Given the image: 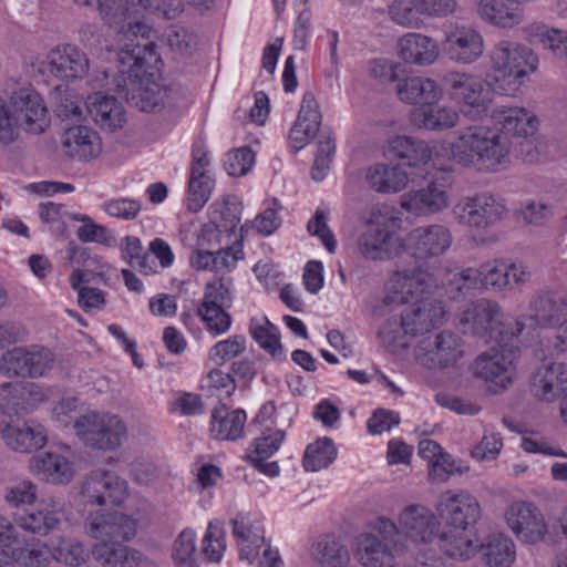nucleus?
Masks as SVG:
<instances>
[{
    "label": "nucleus",
    "instance_id": "1",
    "mask_svg": "<svg viewBox=\"0 0 567 567\" xmlns=\"http://www.w3.org/2000/svg\"><path fill=\"white\" fill-rule=\"evenodd\" d=\"M0 95V144L10 145L19 140L21 131L40 135L51 123L44 99L28 82L9 76Z\"/></svg>",
    "mask_w": 567,
    "mask_h": 567
},
{
    "label": "nucleus",
    "instance_id": "2",
    "mask_svg": "<svg viewBox=\"0 0 567 567\" xmlns=\"http://www.w3.org/2000/svg\"><path fill=\"white\" fill-rule=\"evenodd\" d=\"M158 55L150 43H122L117 53L118 69L127 99L140 110L155 111L163 104L166 90L162 89L154 64Z\"/></svg>",
    "mask_w": 567,
    "mask_h": 567
},
{
    "label": "nucleus",
    "instance_id": "3",
    "mask_svg": "<svg viewBox=\"0 0 567 567\" xmlns=\"http://www.w3.org/2000/svg\"><path fill=\"white\" fill-rule=\"evenodd\" d=\"M511 147L497 128L472 124L457 131L456 140L447 143V158L477 172H497L509 162Z\"/></svg>",
    "mask_w": 567,
    "mask_h": 567
},
{
    "label": "nucleus",
    "instance_id": "4",
    "mask_svg": "<svg viewBox=\"0 0 567 567\" xmlns=\"http://www.w3.org/2000/svg\"><path fill=\"white\" fill-rule=\"evenodd\" d=\"M183 10L182 0H101V18L118 29L120 44L140 43V38H146L148 28L138 19L142 11L174 19Z\"/></svg>",
    "mask_w": 567,
    "mask_h": 567
},
{
    "label": "nucleus",
    "instance_id": "5",
    "mask_svg": "<svg viewBox=\"0 0 567 567\" xmlns=\"http://www.w3.org/2000/svg\"><path fill=\"white\" fill-rule=\"evenodd\" d=\"M364 229L359 236L358 248L363 257L371 260H385L398 256L404 248L399 230L401 218L388 205L371 207L364 216Z\"/></svg>",
    "mask_w": 567,
    "mask_h": 567
},
{
    "label": "nucleus",
    "instance_id": "6",
    "mask_svg": "<svg viewBox=\"0 0 567 567\" xmlns=\"http://www.w3.org/2000/svg\"><path fill=\"white\" fill-rule=\"evenodd\" d=\"M73 431L84 446L100 452L120 449L128 432L120 415L96 410L80 414L73 423Z\"/></svg>",
    "mask_w": 567,
    "mask_h": 567
},
{
    "label": "nucleus",
    "instance_id": "7",
    "mask_svg": "<svg viewBox=\"0 0 567 567\" xmlns=\"http://www.w3.org/2000/svg\"><path fill=\"white\" fill-rule=\"evenodd\" d=\"M449 97L458 106V112L470 118L485 115L495 97L491 82L480 74L466 71H450L444 74Z\"/></svg>",
    "mask_w": 567,
    "mask_h": 567
},
{
    "label": "nucleus",
    "instance_id": "8",
    "mask_svg": "<svg viewBox=\"0 0 567 567\" xmlns=\"http://www.w3.org/2000/svg\"><path fill=\"white\" fill-rule=\"evenodd\" d=\"M148 520L145 506L130 512L100 508L87 513L84 519V532L91 538L116 539L124 544L133 540Z\"/></svg>",
    "mask_w": 567,
    "mask_h": 567
},
{
    "label": "nucleus",
    "instance_id": "9",
    "mask_svg": "<svg viewBox=\"0 0 567 567\" xmlns=\"http://www.w3.org/2000/svg\"><path fill=\"white\" fill-rule=\"evenodd\" d=\"M369 532L355 537L353 553L364 567H392L398 544L393 540L396 525L386 517H377L368 525Z\"/></svg>",
    "mask_w": 567,
    "mask_h": 567
},
{
    "label": "nucleus",
    "instance_id": "10",
    "mask_svg": "<svg viewBox=\"0 0 567 567\" xmlns=\"http://www.w3.org/2000/svg\"><path fill=\"white\" fill-rule=\"evenodd\" d=\"M529 315L518 317L511 329V338L520 336L526 329H561L567 321V295L560 290L542 289L528 303Z\"/></svg>",
    "mask_w": 567,
    "mask_h": 567
},
{
    "label": "nucleus",
    "instance_id": "11",
    "mask_svg": "<svg viewBox=\"0 0 567 567\" xmlns=\"http://www.w3.org/2000/svg\"><path fill=\"white\" fill-rule=\"evenodd\" d=\"M505 313L502 306L487 298L478 299L458 315L457 324L465 334H471L487 343L492 340L504 341L511 337V329L504 331Z\"/></svg>",
    "mask_w": 567,
    "mask_h": 567
},
{
    "label": "nucleus",
    "instance_id": "12",
    "mask_svg": "<svg viewBox=\"0 0 567 567\" xmlns=\"http://www.w3.org/2000/svg\"><path fill=\"white\" fill-rule=\"evenodd\" d=\"M131 495L128 482L114 471L95 468L78 485V497L85 506L122 507Z\"/></svg>",
    "mask_w": 567,
    "mask_h": 567
},
{
    "label": "nucleus",
    "instance_id": "13",
    "mask_svg": "<svg viewBox=\"0 0 567 567\" xmlns=\"http://www.w3.org/2000/svg\"><path fill=\"white\" fill-rule=\"evenodd\" d=\"M489 64L496 79L522 83L538 69L537 54L514 40H499L489 51Z\"/></svg>",
    "mask_w": 567,
    "mask_h": 567
},
{
    "label": "nucleus",
    "instance_id": "14",
    "mask_svg": "<svg viewBox=\"0 0 567 567\" xmlns=\"http://www.w3.org/2000/svg\"><path fill=\"white\" fill-rule=\"evenodd\" d=\"M502 517L508 530L523 545L535 546L548 537V520L532 501L515 499L508 503Z\"/></svg>",
    "mask_w": 567,
    "mask_h": 567
},
{
    "label": "nucleus",
    "instance_id": "15",
    "mask_svg": "<svg viewBox=\"0 0 567 567\" xmlns=\"http://www.w3.org/2000/svg\"><path fill=\"white\" fill-rule=\"evenodd\" d=\"M55 364V355L40 344L19 346L0 357V374L7 378L40 379L47 377Z\"/></svg>",
    "mask_w": 567,
    "mask_h": 567
},
{
    "label": "nucleus",
    "instance_id": "16",
    "mask_svg": "<svg viewBox=\"0 0 567 567\" xmlns=\"http://www.w3.org/2000/svg\"><path fill=\"white\" fill-rule=\"evenodd\" d=\"M32 66L40 74H48L64 82H74L89 74L90 59L78 45L59 43L48 51L43 61Z\"/></svg>",
    "mask_w": 567,
    "mask_h": 567
},
{
    "label": "nucleus",
    "instance_id": "17",
    "mask_svg": "<svg viewBox=\"0 0 567 567\" xmlns=\"http://www.w3.org/2000/svg\"><path fill=\"white\" fill-rule=\"evenodd\" d=\"M518 351L501 346L481 353L472 364L474 375L486 383L494 392L507 389L516 375Z\"/></svg>",
    "mask_w": 567,
    "mask_h": 567
},
{
    "label": "nucleus",
    "instance_id": "18",
    "mask_svg": "<svg viewBox=\"0 0 567 567\" xmlns=\"http://www.w3.org/2000/svg\"><path fill=\"white\" fill-rule=\"evenodd\" d=\"M437 279L420 267H405L395 270L384 285L385 305L416 302L426 298Z\"/></svg>",
    "mask_w": 567,
    "mask_h": 567
},
{
    "label": "nucleus",
    "instance_id": "19",
    "mask_svg": "<svg viewBox=\"0 0 567 567\" xmlns=\"http://www.w3.org/2000/svg\"><path fill=\"white\" fill-rule=\"evenodd\" d=\"M452 183L446 177H436L424 185L405 192L400 197V207L415 217L437 215L451 206Z\"/></svg>",
    "mask_w": 567,
    "mask_h": 567
},
{
    "label": "nucleus",
    "instance_id": "20",
    "mask_svg": "<svg viewBox=\"0 0 567 567\" xmlns=\"http://www.w3.org/2000/svg\"><path fill=\"white\" fill-rule=\"evenodd\" d=\"M435 511L443 522V529H467L481 518L478 499L464 489L443 492L436 502Z\"/></svg>",
    "mask_w": 567,
    "mask_h": 567
},
{
    "label": "nucleus",
    "instance_id": "21",
    "mask_svg": "<svg viewBox=\"0 0 567 567\" xmlns=\"http://www.w3.org/2000/svg\"><path fill=\"white\" fill-rule=\"evenodd\" d=\"M452 212L461 225L481 229L498 223L505 215L506 207L502 199L482 193L460 199Z\"/></svg>",
    "mask_w": 567,
    "mask_h": 567
},
{
    "label": "nucleus",
    "instance_id": "22",
    "mask_svg": "<svg viewBox=\"0 0 567 567\" xmlns=\"http://www.w3.org/2000/svg\"><path fill=\"white\" fill-rule=\"evenodd\" d=\"M28 468L40 481L58 486L70 484L78 472L71 450L65 445L30 457Z\"/></svg>",
    "mask_w": 567,
    "mask_h": 567
},
{
    "label": "nucleus",
    "instance_id": "23",
    "mask_svg": "<svg viewBox=\"0 0 567 567\" xmlns=\"http://www.w3.org/2000/svg\"><path fill=\"white\" fill-rule=\"evenodd\" d=\"M442 45L449 60L463 65L477 62L485 51L483 34L466 24H454L446 29Z\"/></svg>",
    "mask_w": 567,
    "mask_h": 567
},
{
    "label": "nucleus",
    "instance_id": "24",
    "mask_svg": "<svg viewBox=\"0 0 567 567\" xmlns=\"http://www.w3.org/2000/svg\"><path fill=\"white\" fill-rule=\"evenodd\" d=\"M482 290L504 292L514 285L526 284L530 278L528 267L506 258H492L477 267Z\"/></svg>",
    "mask_w": 567,
    "mask_h": 567
},
{
    "label": "nucleus",
    "instance_id": "25",
    "mask_svg": "<svg viewBox=\"0 0 567 567\" xmlns=\"http://www.w3.org/2000/svg\"><path fill=\"white\" fill-rule=\"evenodd\" d=\"M464 354L463 346L452 332H441L433 339L421 340L414 349L415 360L426 368H445L454 364Z\"/></svg>",
    "mask_w": 567,
    "mask_h": 567
},
{
    "label": "nucleus",
    "instance_id": "26",
    "mask_svg": "<svg viewBox=\"0 0 567 567\" xmlns=\"http://www.w3.org/2000/svg\"><path fill=\"white\" fill-rule=\"evenodd\" d=\"M395 525V535H402L414 544H429L441 534L437 516L422 505H409L403 508Z\"/></svg>",
    "mask_w": 567,
    "mask_h": 567
},
{
    "label": "nucleus",
    "instance_id": "27",
    "mask_svg": "<svg viewBox=\"0 0 567 567\" xmlns=\"http://www.w3.org/2000/svg\"><path fill=\"white\" fill-rule=\"evenodd\" d=\"M453 236L442 224L413 228L404 238V248L420 258L439 257L451 247Z\"/></svg>",
    "mask_w": 567,
    "mask_h": 567
},
{
    "label": "nucleus",
    "instance_id": "28",
    "mask_svg": "<svg viewBox=\"0 0 567 567\" xmlns=\"http://www.w3.org/2000/svg\"><path fill=\"white\" fill-rule=\"evenodd\" d=\"M491 118L499 133L515 138L527 140L540 126L539 116L532 109L520 105H501L491 113Z\"/></svg>",
    "mask_w": 567,
    "mask_h": 567
},
{
    "label": "nucleus",
    "instance_id": "29",
    "mask_svg": "<svg viewBox=\"0 0 567 567\" xmlns=\"http://www.w3.org/2000/svg\"><path fill=\"white\" fill-rule=\"evenodd\" d=\"M530 392L542 402L554 403L567 393V363L550 361L540 364L532 374Z\"/></svg>",
    "mask_w": 567,
    "mask_h": 567
},
{
    "label": "nucleus",
    "instance_id": "30",
    "mask_svg": "<svg viewBox=\"0 0 567 567\" xmlns=\"http://www.w3.org/2000/svg\"><path fill=\"white\" fill-rule=\"evenodd\" d=\"M0 437L9 450L23 454L43 449L49 441L47 427L33 419L7 423L0 429Z\"/></svg>",
    "mask_w": 567,
    "mask_h": 567
},
{
    "label": "nucleus",
    "instance_id": "31",
    "mask_svg": "<svg viewBox=\"0 0 567 567\" xmlns=\"http://www.w3.org/2000/svg\"><path fill=\"white\" fill-rule=\"evenodd\" d=\"M62 511L60 501L51 496L42 499L34 511L14 514L13 522L23 532L47 536L51 532L59 529L62 522Z\"/></svg>",
    "mask_w": 567,
    "mask_h": 567
},
{
    "label": "nucleus",
    "instance_id": "32",
    "mask_svg": "<svg viewBox=\"0 0 567 567\" xmlns=\"http://www.w3.org/2000/svg\"><path fill=\"white\" fill-rule=\"evenodd\" d=\"M398 58L405 64L431 66L439 61L440 45L435 39L419 32H408L395 44Z\"/></svg>",
    "mask_w": 567,
    "mask_h": 567
},
{
    "label": "nucleus",
    "instance_id": "33",
    "mask_svg": "<svg viewBox=\"0 0 567 567\" xmlns=\"http://www.w3.org/2000/svg\"><path fill=\"white\" fill-rule=\"evenodd\" d=\"M401 318L405 331L411 333V337H416L443 324L446 319V311L442 302L422 298L406 308Z\"/></svg>",
    "mask_w": 567,
    "mask_h": 567
},
{
    "label": "nucleus",
    "instance_id": "34",
    "mask_svg": "<svg viewBox=\"0 0 567 567\" xmlns=\"http://www.w3.org/2000/svg\"><path fill=\"white\" fill-rule=\"evenodd\" d=\"M233 533L239 546V557L252 564L265 543L261 520L252 514L240 513L233 520Z\"/></svg>",
    "mask_w": 567,
    "mask_h": 567
},
{
    "label": "nucleus",
    "instance_id": "35",
    "mask_svg": "<svg viewBox=\"0 0 567 567\" xmlns=\"http://www.w3.org/2000/svg\"><path fill=\"white\" fill-rule=\"evenodd\" d=\"M61 144L64 153L76 161H92L102 153V140L89 125H74L65 130Z\"/></svg>",
    "mask_w": 567,
    "mask_h": 567
},
{
    "label": "nucleus",
    "instance_id": "36",
    "mask_svg": "<svg viewBox=\"0 0 567 567\" xmlns=\"http://www.w3.org/2000/svg\"><path fill=\"white\" fill-rule=\"evenodd\" d=\"M364 183L378 194H396L409 184V174L400 164L378 162L363 169Z\"/></svg>",
    "mask_w": 567,
    "mask_h": 567
},
{
    "label": "nucleus",
    "instance_id": "37",
    "mask_svg": "<svg viewBox=\"0 0 567 567\" xmlns=\"http://www.w3.org/2000/svg\"><path fill=\"white\" fill-rule=\"evenodd\" d=\"M85 105L90 117L101 130L114 132L126 122L124 106L113 95L94 93L87 97Z\"/></svg>",
    "mask_w": 567,
    "mask_h": 567
},
{
    "label": "nucleus",
    "instance_id": "38",
    "mask_svg": "<svg viewBox=\"0 0 567 567\" xmlns=\"http://www.w3.org/2000/svg\"><path fill=\"white\" fill-rule=\"evenodd\" d=\"M461 115L455 106L447 104H426L415 107L410 113V122L420 130L433 132L447 131L455 127Z\"/></svg>",
    "mask_w": 567,
    "mask_h": 567
},
{
    "label": "nucleus",
    "instance_id": "39",
    "mask_svg": "<svg viewBox=\"0 0 567 567\" xmlns=\"http://www.w3.org/2000/svg\"><path fill=\"white\" fill-rule=\"evenodd\" d=\"M477 14L484 22L506 30L516 28L524 20L520 0H480Z\"/></svg>",
    "mask_w": 567,
    "mask_h": 567
},
{
    "label": "nucleus",
    "instance_id": "40",
    "mask_svg": "<svg viewBox=\"0 0 567 567\" xmlns=\"http://www.w3.org/2000/svg\"><path fill=\"white\" fill-rule=\"evenodd\" d=\"M99 540L91 548L93 559L102 566L117 565L120 567H135L144 561H151L140 550L128 547L116 539L95 538Z\"/></svg>",
    "mask_w": 567,
    "mask_h": 567
},
{
    "label": "nucleus",
    "instance_id": "41",
    "mask_svg": "<svg viewBox=\"0 0 567 567\" xmlns=\"http://www.w3.org/2000/svg\"><path fill=\"white\" fill-rule=\"evenodd\" d=\"M396 95L403 103L426 105L442 100L443 90L436 80L432 78L412 75L399 81Z\"/></svg>",
    "mask_w": 567,
    "mask_h": 567
},
{
    "label": "nucleus",
    "instance_id": "42",
    "mask_svg": "<svg viewBox=\"0 0 567 567\" xmlns=\"http://www.w3.org/2000/svg\"><path fill=\"white\" fill-rule=\"evenodd\" d=\"M310 557L320 567H347L350 554L341 537L324 534L317 537L310 546Z\"/></svg>",
    "mask_w": 567,
    "mask_h": 567
},
{
    "label": "nucleus",
    "instance_id": "43",
    "mask_svg": "<svg viewBox=\"0 0 567 567\" xmlns=\"http://www.w3.org/2000/svg\"><path fill=\"white\" fill-rule=\"evenodd\" d=\"M441 549L451 558L467 560L482 549L478 536L467 529H443L439 536Z\"/></svg>",
    "mask_w": 567,
    "mask_h": 567
},
{
    "label": "nucleus",
    "instance_id": "44",
    "mask_svg": "<svg viewBox=\"0 0 567 567\" xmlns=\"http://www.w3.org/2000/svg\"><path fill=\"white\" fill-rule=\"evenodd\" d=\"M481 544V551L488 567H511L516 559V545L504 533H493Z\"/></svg>",
    "mask_w": 567,
    "mask_h": 567
},
{
    "label": "nucleus",
    "instance_id": "45",
    "mask_svg": "<svg viewBox=\"0 0 567 567\" xmlns=\"http://www.w3.org/2000/svg\"><path fill=\"white\" fill-rule=\"evenodd\" d=\"M245 422L243 410L229 412L225 405H219L212 413L210 433L217 440L235 441L241 437Z\"/></svg>",
    "mask_w": 567,
    "mask_h": 567
},
{
    "label": "nucleus",
    "instance_id": "46",
    "mask_svg": "<svg viewBox=\"0 0 567 567\" xmlns=\"http://www.w3.org/2000/svg\"><path fill=\"white\" fill-rule=\"evenodd\" d=\"M249 333L256 343L277 361L286 358L280 342V332L266 316L252 317L249 323Z\"/></svg>",
    "mask_w": 567,
    "mask_h": 567
},
{
    "label": "nucleus",
    "instance_id": "47",
    "mask_svg": "<svg viewBox=\"0 0 567 567\" xmlns=\"http://www.w3.org/2000/svg\"><path fill=\"white\" fill-rule=\"evenodd\" d=\"M89 275L81 268L73 269L70 286L78 295V305L85 312L101 311L106 305L107 293L99 288L90 287Z\"/></svg>",
    "mask_w": 567,
    "mask_h": 567
},
{
    "label": "nucleus",
    "instance_id": "48",
    "mask_svg": "<svg viewBox=\"0 0 567 567\" xmlns=\"http://www.w3.org/2000/svg\"><path fill=\"white\" fill-rule=\"evenodd\" d=\"M447 158V143L444 141L426 142L415 138L413 146L410 148L404 162L413 168L432 165L441 166L442 161Z\"/></svg>",
    "mask_w": 567,
    "mask_h": 567
},
{
    "label": "nucleus",
    "instance_id": "49",
    "mask_svg": "<svg viewBox=\"0 0 567 567\" xmlns=\"http://www.w3.org/2000/svg\"><path fill=\"white\" fill-rule=\"evenodd\" d=\"M39 499V486L29 478L9 482L2 489V501L10 509L33 507Z\"/></svg>",
    "mask_w": 567,
    "mask_h": 567
},
{
    "label": "nucleus",
    "instance_id": "50",
    "mask_svg": "<svg viewBox=\"0 0 567 567\" xmlns=\"http://www.w3.org/2000/svg\"><path fill=\"white\" fill-rule=\"evenodd\" d=\"M70 219L81 223L76 229V237L81 243H95L107 248L117 246L116 237L105 226L96 224L86 214H71Z\"/></svg>",
    "mask_w": 567,
    "mask_h": 567
},
{
    "label": "nucleus",
    "instance_id": "51",
    "mask_svg": "<svg viewBox=\"0 0 567 567\" xmlns=\"http://www.w3.org/2000/svg\"><path fill=\"white\" fill-rule=\"evenodd\" d=\"M337 453V447L331 439L320 437L307 446L303 455V467L308 472L323 470L333 463Z\"/></svg>",
    "mask_w": 567,
    "mask_h": 567
},
{
    "label": "nucleus",
    "instance_id": "52",
    "mask_svg": "<svg viewBox=\"0 0 567 567\" xmlns=\"http://www.w3.org/2000/svg\"><path fill=\"white\" fill-rule=\"evenodd\" d=\"M53 560L78 567L86 561L87 553L84 544L73 537L58 536L52 540Z\"/></svg>",
    "mask_w": 567,
    "mask_h": 567
},
{
    "label": "nucleus",
    "instance_id": "53",
    "mask_svg": "<svg viewBox=\"0 0 567 567\" xmlns=\"http://www.w3.org/2000/svg\"><path fill=\"white\" fill-rule=\"evenodd\" d=\"M442 285L452 298L465 296L472 290H482L478 269L473 267L446 272Z\"/></svg>",
    "mask_w": 567,
    "mask_h": 567
},
{
    "label": "nucleus",
    "instance_id": "54",
    "mask_svg": "<svg viewBox=\"0 0 567 567\" xmlns=\"http://www.w3.org/2000/svg\"><path fill=\"white\" fill-rule=\"evenodd\" d=\"M175 567H199L197 556V537L192 528L183 529L175 538L172 548Z\"/></svg>",
    "mask_w": 567,
    "mask_h": 567
},
{
    "label": "nucleus",
    "instance_id": "55",
    "mask_svg": "<svg viewBox=\"0 0 567 567\" xmlns=\"http://www.w3.org/2000/svg\"><path fill=\"white\" fill-rule=\"evenodd\" d=\"M378 337L389 352L398 354L409 347L411 333L405 331L401 317H391L383 322Z\"/></svg>",
    "mask_w": 567,
    "mask_h": 567
},
{
    "label": "nucleus",
    "instance_id": "56",
    "mask_svg": "<svg viewBox=\"0 0 567 567\" xmlns=\"http://www.w3.org/2000/svg\"><path fill=\"white\" fill-rule=\"evenodd\" d=\"M247 348V339L243 334H233L213 344L207 353L208 360L216 367H221L241 355Z\"/></svg>",
    "mask_w": 567,
    "mask_h": 567
},
{
    "label": "nucleus",
    "instance_id": "57",
    "mask_svg": "<svg viewBox=\"0 0 567 567\" xmlns=\"http://www.w3.org/2000/svg\"><path fill=\"white\" fill-rule=\"evenodd\" d=\"M214 183L212 174L200 176L190 174L186 198V206L190 212L197 213L205 206L210 197Z\"/></svg>",
    "mask_w": 567,
    "mask_h": 567
},
{
    "label": "nucleus",
    "instance_id": "58",
    "mask_svg": "<svg viewBox=\"0 0 567 567\" xmlns=\"http://www.w3.org/2000/svg\"><path fill=\"white\" fill-rule=\"evenodd\" d=\"M388 12L391 20L401 27L419 29L423 25L419 0H394Z\"/></svg>",
    "mask_w": 567,
    "mask_h": 567
},
{
    "label": "nucleus",
    "instance_id": "59",
    "mask_svg": "<svg viewBox=\"0 0 567 567\" xmlns=\"http://www.w3.org/2000/svg\"><path fill=\"white\" fill-rule=\"evenodd\" d=\"M284 440L282 430L267 427V431H260V435L250 445L249 458H269L279 450Z\"/></svg>",
    "mask_w": 567,
    "mask_h": 567
},
{
    "label": "nucleus",
    "instance_id": "60",
    "mask_svg": "<svg viewBox=\"0 0 567 567\" xmlns=\"http://www.w3.org/2000/svg\"><path fill=\"white\" fill-rule=\"evenodd\" d=\"M197 313L213 337L225 334L231 328L233 319L225 308L199 305Z\"/></svg>",
    "mask_w": 567,
    "mask_h": 567
},
{
    "label": "nucleus",
    "instance_id": "61",
    "mask_svg": "<svg viewBox=\"0 0 567 567\" xmlns=\"http://www.w3.org/2000/svg\"><path fill=\"white\" fill-rule=\"evenodd\" d=\"M503 449V437L499 432L493 429L484 427L483 436L474 445L471 455L478 462L494 461L501 454Z\"/></svg>",
    "mask_w": 567,
    "mask_h": 567
},
{
    "label": "nucleus",
    "instance_id": "62",
    "mask_svg": "<svg viewBox=\"0 0 567 567\" xmlns=\"http://www.w3.org/2000/svg\"><path fill=\"white\" fill-rule=\"evenodd\" d=\"M429 467V480L433 483L446 482L454 474H463L468 467L457 462L450 454L443 452Z\"/></svg>",
    "mask_w": 567,
    "mask_h": 567
},
{
    "label": "nucleus",
    "instance_id": "63",
    "mask_svg": "<svg viewBox=\"0 0 567 567\" xmlns=\"http://www.w3.org/2000/svg\"><path fill=\"white\" fill-rule=\"evenodd\" d=\"M225 550V533L218 522H210L203 538V554L209 561L218 563Z\"/></svg>",
    "mask_w": 567,
    "mask_h": 567
},
{
    "label": "nucleus",
    "instance_id": "64",
    "mask_svg": "<svg viewBox=\"0 0 567 567\" xmlns=\"http://www.w3.org/2000/svg\"><path fill=\"white\" fill-rule=\"evenodd\" d=\"M200 386L207 394L216 396H230L236 389L231 375L220 369L209 371L202 379Z\"/></svg>",
    "mask_w": 567,
    "mask_h": 567
}]
</instances>
